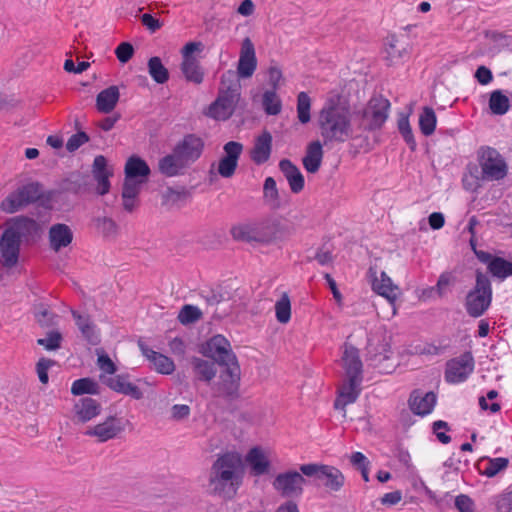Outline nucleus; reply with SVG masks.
<instances>
[{
  "mask_svg": "<svg viewBox=\"0 0 512 512\" xmlns=\"http://www.w3.org/2000/svg\"><path fill=\"white\" fill-rule=\"evenodd\" d=\"M318 126L324 145L343 143L353 136L352 112L340 96L326 100L318 115Z\"/></svg>",
  "mask_w": 512,
  "mask_h": 512,
  "instance_id": "obj_1",
  "label": "nucleus"
},
{
  "mask_svg": "<svg viewBox=\"0 0 512 512\" xmlns=\"http://www.w3.org/2000/svg\"><path fill=\"white\" fill-rule=\"evenodd\" d=\"M243 474L244 466L238 453L220 455L210 468V493L225 500L233 499L242 484Z\"/></svg>",
  "mask_w": 512,
  "mask_h": 512,
  "instance_id": "obj_2",
  "label": "nucleus"
},
{
  "mask_svg": "<svg viewBox=\"0 0 512 512\" xmlns=\"http://www.w3.org/2000/svg\"><path fill=\"white\" fill-rule=\"evenodd\" d=\"M341 362L346 380L339 389L338 396L334 401V408L345 411V407L354 403L360 395L363 381V363L359 350L347 343L344 345ZM345 416L346 412L343 414V417Z\"/></svg>",
  "mask_w": 512,
  "mask_h": 512,
  "instance_id": "obj_3",
  "label": "nucleus"
},
{
  "mask_svg": "<svg viewBox=\"0 0 512 512\" xmlns=\"http://www.w3.org/2000/svg\"><path fill=\"white\" fill-rule=\"evenodd\" d=\"M492 302V285L487 275L476 271V283L466 296L465 308L469 316L478 318L490 307Z\"/></svg>",
  "mask_w": 512,
  "mask_h": 512,
  "instance_id": "obj_4",
  "label": "nucleus"
},
{
  "mask_svg": "<svg viewBox=\"0 0 512 512\" xmlns=\"http://www.w3.org/2000/svg\"><path fill=\"white\" fill-rule=\"evenodd\" d=\"M44 196V189L39 182H29L18 187L10 193L2 202L1 209L6 213H15L22 208L33 204Z\"/></svg>",
  "mask_w": 512,
  "mask_h": 512,
  "instance_id": "obj_5",
  "label": "nucleus"
},
{
  "mask_svg": "<svg viewBox=\"0 0 512 512\" xmlns=\"http://www.w3.org/2000/svg\"><path fill=\"white\" fill-rule=\"evenodd\" d=\"M478 161L481 167V179L498 181L506 177L508 167L503 156L492 147H481L478 150Z\"/></svg>",
  "mask_w": 512,
  "mask_h": 512,
  "instance_id": "obj_6",
  "label": "nucleus"
},
{
  "mask_svg": "<svg viewBox=\"0 0 512 512\" xmlns=\"http://www.w3.org/2000/svg\"><path fill=\"white\" fill-rule=\"evenodd\" d=\"M227 295L219 285L200 289L199 296L206 303L205 313L210 315L211 319L221 320L231 313L232 306Z\"/></svg>",
  "mask_w": 512,
  "mask_h": 512,
  "instance_id": "obj_7",
  "label": "nucleus"
},
{
  "mask_svg": "<svg viewBox=\"0 0 512 512\" xmlns=\"http://www.w3.org/2000/svg\"><path fill=\"white\" fill-rule=\"evenodd\" d=\"M390 102L382 96L372 97L361 111L359 127L365 131L380 129L388 118Z\"/></svg>",
  "mask_w": 512,
  "mask_h": 512,
  "instance_id": "obj_8",
  "label": "nucleus"
},
{
  "mask_svg": "<svg viewBox=\"0 0 512 512\" xmlns=\"http://www.w3.org/2000/svg\"><path fill=\"white\" fill-rule=\"evenodd\" d=\"M300 471L307 477H314L332 491H339L345 482L342 472L333 466L318 464H303Z\"/></svg>",
  "mask_w": 512,
  "mask_h": 512,
  "instance_id": "obj_9",
  "label": "nucleus"
},
{
  "mask_svg": "<svg viewBox=\"0 0 512 512\" xmlns=\"http://www.w3.org/2000/svg\"><path fill=\"white\" fill-rule=\"evenodd\" d=\"M200 352L217 362L220 366L236 362L237 357L231 349L230 342L221 334L210 338L201 346Z\"/></svg>",
  "mask_w": 512,
  "mask_h": 512,
  "instance_id": "obj_10",
  "label": "nucleus"
},
{
  "mask_svg": "<svg viewBox=\"0 0 512 512\" xmlns=\"http://www.w3.org/2000/svg\"><path fill=\"white\" fill-rule=\"evenodd\" d=\"M475 360L471 351H466L458 357L446 362L444 378L447 383L464 382L474 371Z\"/></svg>",
  "mask_w": 512,
  "mask_h": 512,
  "instance_id": "obj_11",
  "label": "nucleus"
},
{
  "mask_svg": "<svg viewBox=\"0 0 512 512\" xmlns=\"http://www.w3.org/2000/svg\"><path fill=\"white\" fill-rule=\"evenodd\" d=\"M303 475L295 470L279 473L273 480V488L284 498H298L303 494L306 483Z\"/></svg>",
  "mask_w": 512,
  "mask_h": 512,
  "instance_id": "obj_12",
  "label": "nucleus"
},
{
  "mask_svg": "<svg viewBox=\"0 0 512 512\" xmlns=\"http://www.w3.org/2000/svg\"><path fill=\"white\" fill-rule=\"evenodd\" d=\"M220 372L218 393L220 396L234 400L239 397L241 370L238 361L223 366Z\"/></svg>",
  "mask_w": 512,
  "mask_h": 512,
  "instance_id": "obj_13",
  "label": "nucleus"
},
{
  "mask_svg": "<svg viewBox=\"0 0 512 512\" xmlns=\"http://www.w3.org/2000/svg\"><path fill=\"white\" fill-rule=\"evenodd\" d=\"M204 141L196 134H186L173 148L176 155L187 167L195 163L202 155Z\"/></svg>",
  "mask_w": 512,
  "mask_h": 512,
  "instance_id": "obj_14",
  "label": "nucleus"
},
{
  "mask_svg": "<svg viewBox=\"0 0 512 512\" xmlns=\"http://www.w3.org/2000/svg\"><path fill=\"white\" fill-rule=\"evenodd\" d=\"M241 93L219 91L217 98L209 105L207 115L218 121L228 120L234 113Z\"/></svg>",
  "mask_w": 512,
  "mask_h": 512,
  "instance_id": "obj_15",
  "label": "nucleus"
},
{
  "mask_svg": "<svg viewBox=\"0 0 512 512\" xmlns=\"http://www.w3.org/2000/svg\"><path fill=\"white\" fill-rule=\"evenodd\" d=\"M124 173L123 184L141 188L148 181L151 169L144 159L138 155H132L126 161Z\"/></svg>",
  "mask_w": 512,
  "mask_h": 512,
  "instance_id": "obj_16",
  "label": "nucleus"
},
{
  "mask_svg": "<svg viewBox=\"0 0 512 512\" xmlns=\"http://www.w3.org/2000/svg\"><path fill=\"white\" fill-rule=\"evenodd\" d=\"M7 231H12L19 241L35 240L41 232L40 224L27 216H17L8 222Z\"/></svg>",
  "mask_w": 512,
  "mask_h": 512,
  "instance_id": "obj_17",
  "label": "nucleus"
},
{
  "mask_svg": "<svg viewBox=\"0 0 512 512\" xmlns=\"http://www.w3.org/2000/svg\"><path fill=\"white\" fill-rule=\"evenodd\" d=\"M21 241L12 231L4 230L0 238V261L6 268H12L18 263Z\"/></svg>",
  "mask_w": 512,
  "mask_h": 512,
  "instance_id": "obj_18",
  "label": "nucleus"
},
{
  "mask_svg": "<svg viewBox=\"0 0 512 512\" xmlns=\"http://www.w3.org/2000/svg\"><path fill=\"white\" fill-rule=\"evenodd\" d=\"M225 156L222 157L218 164V173L224 178H230L234 175L238 166V160L243 150L240 142L229 141L224 147Z\"/></svg>",
  "mask_w": 512,
  "mask_h": 512,
  "instance_id": "obj_19",
  "label": "nucleus"
},
{
  "mask_svg": "<svg viewBox=\"0 0 512 512\" xmlns=\"http://www.w3.org/2000/svg\"><path fill=\"white\" fill-rule=\"evenodd\" d=\"M123 430L122 420L115 416H109L103 422L89 427L85 434L97 437L99 442H106L117 437Z\"/></svg>",
  "mask_w": 512,
  "mask_h": 512,
  "instance_id": "obj_20",
  "label": "nucleus"
},
{
  "mask_svg": "<svg viewBox=\"0 0 512 512\" xmlns=\"http://www.w3.org/2000/svg\"><path fill=\"white\" fill-rule=\"evenodd\" d=\"M257 67V58L255 55L254 44L250 38H245L242 42L240 57L237 66V74L241 78H250Z\"/></svg>",
  "mask_w": 512,
  "mask_h": 512,
  "instance_id": "obj_21",
  "label": "nucleus"
},
{
  "mask_svg": "<svg viewBox=\"0 0 512 512\" xmlns=\"http://www.w3.org/2000/svg\"><path fill=\"white\" fill-rule=\"evenodd\" d=\"M102 382L113 391L130 396L135 400L143 398V392L134 383L129 381L128 374H119L111 377H101Z\"/></svg>",
  "mask_w": 512,
  "mask_h": 512,
  "instance_id": "obj_22",
  "label": "nucleus"
},
{
  "mask_svg": "<svg viewBox=\"0 0 512 512\" xmlns=\"http://www.w3.org/2000/svg\"><path fill=\"white\" fill-rule=\"evenodd\" d=\"M436 400L434 392L429 391L424 394L420 389H415L409 396L408 405L415 415L426 416L434 409Z\"/></svg>",
  "mask_w": 512,
  "mask_h": 512,
  "instance_id": "obj_23",
  "label": "nucleus"
},
{
  "mask_svg": "<svg viewBox=\"0 0 512 512\" xmlns=\"http://www.w3.org/2000/svg\"><path fill=\"white\" fill-rule=\"evenodd\" d=\"M113 172L107 168V160L103 155L94 158L92 165V183L97 182L96 193L105 195L109 192L111 184L109 178Z\"/></svg>",
  "mask_w": 512,
  "mask_h": 512,
  "instance_id": "obj_24",
  "label": "nucleus"
},
{
  "mask_svg": "<svg viewBox=\"0 0 512 512\" xmlns=\"http://www.w3.org/2000/svg\"><path fill=\"white\" fill-rule=\"evenodd\" d=\"M101 404L91 398L82 397L74 404V421L77 423H86L101 413Z\"/></svg>",
  "mask_w": 512,
  "mask_h": 512,
  "instance_id": "obj_25",
  "label": "nucleus"
},
{
  "mask_svg": "<svg viewBox=\"0 0 512 512\" xmlns=\"http://www.w3.org/2000/svg\"><path fill=\"white\" fill-rule=\"evenodd\" d=\"M258 243H272L282 238L283 228L279 221L274 218H267L255 223Z\"/></svg>",
  "mask_w": 512,
  "mask_h": 512,
  "instance_id": "obj_26",
  "label": "nucleus"
},
{
  "mask_svg": "<svg viewBox=\"0 0 512 512\" xmlns=\"http://www.w3.org/2000/svg\"><path fill=\"white\" fill-rule=\"evenodd\" d=\"M138 346L142 354L153 364L158 373L169 375L175 370L173 360L159 352L149 348L143 341H138Z\"/></svg>",
  "mask_w": 512,
  "mask_h": 512,
  "instance_id": "obj_27",
  "label": "nucleus"
},
{
  "mask_svg": "<svg viewBox=\"0 0 512 512\" xmlns=\"http://www.w3.org/2000/svg\"><path fill=\"white\" fill-rule=\"evenodd\" d=\"M271 152L272 135L265 130L255 139L250 157L255 164L261 165L269 160Z\"/></svg>",
  "mask_w": 512,
  "mask_h": 512,
  "instance_id": "obj_28",
  "label": "nucleus"
},
{
  "mask_svg": "<svg viewBox=\"0 0 512 512\" xmlns=\"http://www.w3.org/2000/svg\"><path fill=\"white\" fill-rule=\"evenodd\" d=\"M62 188L64 191L76 195L88 194L93 190L92 178L88 174L79 172L71 173L70 176L63 181Z\"/></svg>",
  "mask_w": 512,
  "mask_h": 512,
  "instance_id": "obj_29",
  "label": "nucleus"
},
{
  "mask_svg": "<svg viewBox=\"0 0 512 512\" xmlns=\"http://www.w3.org/2000/svg\"><path fill=\"white\" fill-rule=\"evenodd\" d=\"M279 169L286 178L291 192L300 193L305 185L304 176L299 168L289 159H282L279 162Z\"/></svg>",
  "mask_w": 512,
  "mask_h": 512,
  "instance_id": "obj_30",
  "label": "nucleus"
},
{
  "mask_svg": "<svg viewBox=\"0 0 512 512\" xmlns=\"http://www.w3.org/2000/svg\"><path fill=\"white\" fill-rule=\"evenodd\" d=\"M73 240V232L70 227L63 223H57L49 229L50 247L58 252L62 248L67 247Z\"/></svg>",
  "mask_w": 512,
  "mask_h": 512,
  "instance_id": "obj_31",
  "label": "nucleus"
},
{
  "mask_svg": "<svg viewBox=\"0 0 512 512\" xmlns=\"http://www.w3.org/2000/svg\"><path fill=\"white\" fill-rule=\"evenodd\" d=\"M369 272L373 276L372 289L379 295L385 297L390 303L397 298L398 287L392 283L390 277L385 272H381V279L376 277V272L370 268Z\"/></svg>",
  "mask_w": 512,
  "mask_h": 512,
  "instance_id": "obj_32",
  "label": "nucleus"
},
{
  "mask_svg": "<svg viewBox=\"0 0 512 512\" xmlns=\"http://www.w3.org/2000/svg\"><path fill=\"white\" fill-rule=\"evenodd\" d=\"M119 98L120 92L118 86H109L97 94L96 108L100 113L109 114L116 107Z\"/></svg>",
  "mask_w": 512,
  "mask_h": 512,
  "instance_id": "obj_33",
  "label": "nucleus"
},
{
  "mask_svg": "<svg viewBox=\"0 0 512 512\" xmlns=\"http://www.w3.org/2000/svg\"><path fill=\"white\" fill-rule=\"evenodd\" d=\"M186 168H188L187 165L180 160L174 150H172L171 154H167L158 161V170L166 177L178 176L182 174Z\"/></svg>",
  "mask_w": 512,
  "mask_h": 512,
  "instance_id": "obj_34",
  "label": "nucleus"
},
{
  "mask_svg": "<svg viewBox=\"0 0 512 512\" xmlns=\"http://www.w3.org/2000/svg\"><path fill=\"white\" fill-rule=\"evenodd\" d=\"M322 158V143L319 140H316L308 145L306 154L302 159V163L307 172L314 174L320 169Z\"/></svg>",
  "mask_w": 512,
  "mask_h": 512,
  "instance_id": "obj_35",
  "label": "nucleus"
},
{
  "mask_svg": "<svg viewBox=\"0 0 512 512\" xmlns=\"http://www.w3.org/2000/svg\"><path fill=\"white\" fill-rule=\"evenodd\" d=\"M216 363L214 360H205L199 357H193L191 364L196 378L200 381L209 383L217 373Z\"/></svg>",
  "mask_w": 512,
  "mask_h": 512,
  "instance_id": "obj_36",
  "label": "nucleus"
},
{
  "mask_svg": "<svg viewBox=\"0 0 512 512\" xmlns=\"http://www.w3.org/2000/svg\"><path fill=\"white\" fill-rule=\"evenodd\" d=\"M246 461L251 468L252 474L255 476L267 473L270 466L269 460L259 447H254L248 452Z\"/></svg>",
  "mask_w": 512,
  "mask_h": 512,
  "instance_id": "obj_37",
  "label": "nucleus"
},
{
  "mask_svg": "<svg viewBox=\"0 0 512 512\" xmlns=\"http://www.w3.org/2000/svg\"><path fill=\"white\" fill-rule=\"evenodd\" d=\"M264 203L272 210L281 208V197L273 177H267L263 184Z\"/></svg>",
  "mask_w": 512,
  "mask_h": 512,
  "instance_id": "obj_38",
  "label": "nucleus"
},
{
  "mask_svg": "<svg viewBox=\"0 0 512 512\" xmlns=\"http://www.w3.org/2000/svg\"><path fill=\"white\" fill-rule=\"evenodd\" d=\"M181 72L185 79L194 84H201L204 79V71L197 59L182 60Z\"/></svg>",
  "mask_w": 512,
  "mask_h": 512,
  "instance_id": "obj_39",
  "label": "nucleus"
},
{
  "mask_svg": "<svg viewBox=\"0 0 512 512\" xmlns=\"http://www.w3.org/2000/svg\"><path fill=\"white\" fill-rule=\"evenodd\" d=\"M147 66L149 75L157 84H164L169 80V71L159 57H151Z\"/></svg>",
  "mask_w": 512,
  "mask_h": 512,
  "instance_id": "obj_40",
  "label": "nucleus"
},
{
  "mask_svg": "<svg viewBox=\"0 0 512 512\" xmlns=\"http://www.w3.org/2000/svg\"><path fill=\"white\" fill-rule=\"evenodd\" d=\"M232 238L236 241L257 242L255 224H238L231 228Z\"/></svg>",
  "mask_w": 512,
  "mask_h": 512,
  "instance_id": "obj_41",
  "label": "nucleus"
},
{
  "mask_svg": "<svg viewBox=\"0 0 512 512\" xmlns=\"http://www.w3.org/2000/svg\"><path fill=\"white\" fill-rule=\"evenodd\" d=\"M71 393L76 396L84 394L97 395L100 393V387L98 383L91 378H80L73 382Z\"/></svg>",
  "mask_w": 512,
  "mask_h": 512,
  "instance_id": "obj_42",
  "label": "nucleus"
},
{
  "mask_svg": "<svg viewBox=\"0 0 512 512\" xmlns=\"http://www.w3.org/2000/svg\"><path fill=\"white\" fill-rule=\"evenodd\" d=\"M489 108L494 115H504L510 108L509 98L501 90H495L490 94Z\"/></svg>",
  "mask_w": 512,
  "mask_h": 512,
  "instance_id": "obj_43",
  "label": "nucleus"
},
{
  "mask_svg": "<svg viewBox=\"0 0 512 512\" xmlns=\"http://www.w3.org/2000/svg\"><path fill=\"white\" fill-rule=\"evenodd\" d=\"M35 318L37 323L43 328L54 327L57 325L59 316L40 303L35 306Z\"/></svg>",
  "mask_w": 512,
  "mask_h": 512,
  "instance_id": "obj_44",
  "label": "nucleus"
},
{
  "mask_svg": "<svg viewBox=\"0 0 512 512\" xmlns=\"http://www.w3.org/2000/svg\"><path fill=\"white\" fill-rule=\"evenodd\" d=\"M436 114L433 108L425 106L419 116V128L423 135L430 136L436 128Z\"/></svg>",
  "mask_w": 512,
  "mask_h": 512,
  "instance_id": "obj_45",
  "label": "nucleus"
},
{
  "mask_svg": "<svg viewBox=\"0 0 512 512\" xmlns=\"http://www.w3.org/2000/svg\"><path fill=\"white\" fill-rule=\"evenodd\" d=\"M94 226L104 238H114L117 235L118 225L110 217H96L93 219Z\"/></svg>",
  "mask_w": 512,
  "mask_h": 512,
  "instance_id": "obj_46",
  "label": "nucleus"
},
{
  "mask_svg": "<svg viewBox=\"0 0 512 512\" xmlns=\"http://www.w3.org/2000/svg\"><path fill=\"white\" fill-rule=\"evenodd\" d=\"M141 188L134 187L133 185L123 184L122 186V201L123 208L127 212H132L138 204V195L140 194Z\"/></svg>",
  "mask_w": 512,
  "mask_h": 512,
  "instance_id": "obj_47",
  "label": "nucleus"
},
{
  "mask_svg": "<svg viewBox=\"0 0 512 512\" xmlns=\"http://www.w3.org/2000/svg\"><path fill=\"white\" fill-rule=\"evenodd\" d=\"M488 270L493 276L505 279L512 276V262L501 257H495L494 260L489 263Z\"/></svg>",
  "mask_w": 512,
  "mask_h": 512,
  "instance_id": "obj_48",
  "label": "nucleus"
},
{
  "mask_svg": "<svg viewBox=\"0 0 512 512\" xmlns=\"http://www.w3.org/2000/svg\"><path fill=\"white\" fill-rule=\"evenodd\" d=\"M237 72L227 70L221 76V87L219 91L230 93H241V84Z\"/></svg>",
  "mask_w": 512,
  "mask_h": 512,
  "instance_id": "obj_49",
  "label": "nucleus"
},
{
  "mask_svg": "<svg viewBox=\"0 0 512 512\" xmlns=\"http://www.w3.org/2000/svg\"><path fill=\"white\" fill-rule=\"evenodd\" d=\"M263 108L268 115H278L282 109V103L276 94V90H267L263 94Z\"/></svg>",
  "mask_w": 512,
  "mask_h": 512,
  "instance_id": "obj_50",
  "label": "nucleus"
},
{
  "mask_svg": "<svg viewBox=\"0 0 512 512\" xmlns=\"http://www.w3.org/2000/svg\"><path fill=\"white\" fill-rule=\"evenodd\" d=\"M311 98L306 92H300L297 96V116L302 124H306L311 120L310 115Z\"/></svg>",
  "mask_w": 512,
  "mask_h": 512,
  "instance_id": "obj_51",
  "label": "nucleus"
},
{
  "mask_svg": "<svg viewBox=\"0 0 512 512\" xmlns=\"http://www.w3.org/2000/svg\"><path fill=\"white\" fill-rule=\"evenodd\" d=\"M276 319L278 322L285 324L291 318V303L287 293H283L275 304Z\"/></svg>",
  "mask_w": 512,
  "mask_h": 512,
  "instance_id": "obj_52",
  "label": "nucleus"
},
{
  "mask_svg": "<svg viewBox=\"0 0 512 512\" xmlns=\"http://www.w3.org/2000/svg\"><path fill=\"white\" fill-rule=\"evenodd\" d=\"M202 311L193 305H184L178 314V321L183 325H188L197 322L202 318Z\"/></svg>",
  "mask_w": 512,
  "mask_h": 512,
  "instance_id": "obj_53",
  "label": "nucleus"
},
{
  "mask_svg": "<svg viewBox=\"0 0 512 512\" xmlns=\"http://www.w3.org/2000/svg\"><path fill=\"white\" fill-rule=\"evenodd\" d=\"M63 336L58 330H51L46 334L45 338H39L37 344L44 347L48 351H55L61 347Z\"/></svg>",
  "mask_w": 512,
  "mask_h": 512,
  "instance_id": "obj_54",
  "label": "nucleus"
},
{
  "mask_svg": "<svg viewBox=\"0 0 512 512\" xmlns=\"http://www.w3.org/2000/svg\"><path fill=\"white\" fill-rule=\"evenodd\" d=\"M398 130L402 135L403 139L405 140V142L407 143V145L409 146V148L412 151H415L417 144L412 132V128L409 123L408 116L402 115L398 119Z\"/></svg>",
  "mask_w": 512,
  "mask_h": 512,
  "instance_id": "obj_55",
  "label": "nucleus"
},
{
  "mask_svg": "<svg viewBox=\"0 0 512 512\" xmlns=\"http://www.w3.org/2000/svg\"><path fill=\"white\" fill-rule=\"evenodd\" d=\"M509 459L504 457L488 458L487 466L482 471V474L491 478L496 476L499 472L507 468Z\"/></svg>",
  "mask_w": 512,
  "mask_h": 512,
  "instance_id": "obj_56",
  "label": "nucleus"
},
{
  "mask_svg": "<svg viewBox=\"0 0 512 512\" xmlns=\"http://www.w3.org/2000/svg\"><path fill=\"white\" fill-rule=\"evenodd\" d=\"M386 52L391 63L403 59L408 54L406 47H399L398 40L394 36L388 38Z\"/></svg>",
  "mask_w": 512,
  "mask_h": 512,
  "instance_id": "obj_57",
  "label": "nucleus"
},
{
  "mask_svg": "<svg viewBox=\"0 0 512 512\" xmlns=\"http://www.w3.org/2000/svg\"><path fill=\"white\" fill-rule=\"evenodd\" d=\"M189 196V192L184 188L176 189L168 187L163 193V199L166 203L176 204L185 201Z\"/></svg>",
  "mask_w": 512,
  "mask_h": 512,
  "instance_id": "obj_58",
  "label": "nucleus"
},
{
  "mask_svg": "<svg viewBox=\"0 0 512 512\" xmlns=\"http://www.w3.org/2000/svg\"><path fill=\"white\" fill-rule=\"evenodd\" d=\"M55 364V361L52 359H48L42 357L38 360L36 364V372L39 378V381L42 384H47L49 381L48 370Z\"/></svg>",
  "mask_w": 512,
  "mask_h": 512,
  "instance_id": "obj_59",
  "label": "nucleus"
},
{
  "mask_svg": "<svg viewBox=\"0 0 512 512\" xmlns=\"http://www.w3.org/2000/svg\"><path fill=\"white\" fill-rule=\"evenodd\" d=\"M89 136L84 131H78L76 134H73L66 143V149L69 152L76 151L79 147L89 141Z\"/></svg>",
  "mask_w": 512,
  "mask_h": 512,
  "instance_id": "obj_60",
  "label": "nucleus"
},
{
  "mask_svg": "<svg viewBox=\"0 0 512 512\" xmlns=\"http://www.w3.org/2000/svg\"><path fill=\"white\" fill-rule=\"evenodd\" d=\"M115 54L121 63H127L134 55V47L129 42H122L115 49Z\"/></svg>",
  "mask_w": 512,
  "mask_h": 512,
  "instance_id": "obj_61",
  "label": "nucleus"
},
{
  "mask_svg": "<svg viewBox=\"0 0 512 512\" xmlns=\"http://www.w3.org/2000/svg\"><path fill=\"white\" fill-rule=\"evenodd\" d=\"M314 259L320 264V265H327L333 262V255H332V247L327 244H323L321 247H319L314 255Z\"/></svg>",
  "mask_w": 512,
  "mask_h": 512,
  "instance_id": "obj_62",
  "label": "nucleus"
},
{
  "mask_svg": "<svg viewBox=\"0 0 512 512\" xmlns=\"http://www.w3.org/2000/svg\"><path fill=\"white\" fill-rule=\"evenodd\" d=\"M486 36L496 42L500 47L507 48L512 51V36L497 31H489Z\"/></svg>",
  "mask_w": 512,
  "mask_h": 512,
  "instance_id": "obj_63",
  "label": "nucleus"
},
{
  "mask_svg": "<svg viewBox=\"0 0 512 512\" xmlns=\"http://www.w3.org/2000/svg\"><path fill=\"white\" fill-rule=\"evenodd\" d=\"M455 507L459 512H474V502L465 494H460L455 498Z\"/></svg>",
  "mask_w": 512,
  "mask_h": 512,
  "instance_id": "obj_64",
  "label": "nucleus"
}]
</instances>
